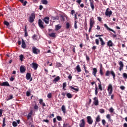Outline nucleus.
I'll use <instances>...</instances> for the list:
<instances>
[{"label":"nucleus","mask_w":127,"mask_h":127,"mask_svg":"<svg viewBox=\"0 0 127 127\" xmlns=\"http://www.w3.org/2000/svg\"><path fill=\"white\" fill-rule=\"evenodd\" d=\"M97 72L98 70H97V68H94L93 69L92 75H93L94 77H96V75L97 74Z\"/></svg>","instance_id":"obj_18"},{"label":"nucleus","mask_w":127,"mask_h":127,"mask_svg":"<svg viewBox=\"0 0 127 127\" xmlns=\"http://www.w3.org/2000/svg\"><path fill=\"white\" fill-rule=\"evenodd\" d=\"M105 14L106 16L111 17V15L113 14V12H112V10H111L110 8H108L105 11Z\"/></svg>","instance_id":"obj_1"},{"label":"nucleus","mask_w":127,"mask_h":127,"mask_svg":"<svg viewBox=\"0 0 127 127\" xmlns=\"http://www.w3.org/2000/svg\"><path fill=\"white\" fill-rule=\"evenodd\" d=\"M61 110L64 114L66 113V107L65 105H63L62 106Z\"/></svg>","instance_id":"obj_19"},{"label":"nucleus","mask_w":127,"mask_h":127,"mask_svg":"<svg viewBox=\"0 0 127 127\" xmlns=\"http://www.w3.org/2000/svg\"><path fill=\"white\" fill-rule=\"evenodd\" d=\"M123 127H127V123H124Z\"/></svg>","instance_id":"obj_64"},{"label":"nucleus","mask_w":127,"mask_h":127,"mask_svg":"<svg viewBox=\"0 0 127 127\" xmlns=\"http://www.w3.org/2000/svg\"><path fill=\"white\" fill-rule=\"evenodd\" d=\"M61 27H62V26L60 24L56 25L55 26V30H56L57 31L59 30V29H60L61 28Z\"/></svg>","instance_id":"obj_24"},{"label":"nucleus","mask_w":127,"mask_h":127,"mask_svg":"<svg viewBox=\"0 0 127 127\" xmlns=\"http://www.w3.org/2000/svg\"><path fill=\"white\" fill-rule=\"evenodd\" d=\"M25 71H26V69H25V68H24V67H23V66H21L20 67V72L22 74H24V73H25Z\"/></svg>","instance_id":"obj_14"},{"label":"nucleus","mask_w":127,"mask_h":127,"mask_svg":"<svg viewBox=\"0 0 127 127\" xmlns=\"http://www.w3.org/2000/svg\"><path fill=\"white\" fill-rule=\"evenodd\" d=\"M49 36H50V37H56V36H55V33H52L49 34Z\"/></svg>","instance_id":"obj_33"},{"label":"nucleus","mask_w":127,"mask_h":127,"mask_svg":"<svg viewBox=\"0 0 127 127\" xmlns=\"http://www.w3.org/2000/svg\"><path fill=\"white\" fill-rule=\"evenodd\" d=\"M34 19H35V14L32 13L29 17V22L32 23L34 21Z\"/></svg>","instance_id":"obj_2"},{"label":"nucleus","mask_w":127,"mask_h":127,"mask_svg":"<svg viewBox=\"0 0 127 127\" xmlns=\"http://www.w3.org/2000/svg\"><path fill=\"white\" fill-rule=\"evenodd\" d=\"M0 86H6V87H10V85H9V83L7 81L1 83Z\"/></svg>","instance_id":"obj_13"},{"label":"nucleus","mask_w":127,"mask_h":127,"mask_svg":"<svg viewBox=\"0 0 127 127\" xmlns=\"http://www.w3.org/2000/svg\"><path fill=\"white\" fill-rule=\"evenodd\" d=\"M100 121H101V117L100 116V115H98L96 118L95 124H97V123H99Z\"/></svg>","instance_id":"obj_23"},{"label":"nucleus","mask_w":127,"mask_h":127,"mask_svg":"<svg viewBox=\"0 0 127 127\" xmlns=\"http://www.w3.org/2000/svg\"><path fill=\"white\" fill-rule=\"evenodd\" d=\"M5 126H6V124H5V118H4L3 119L2 127H5Z\"/></svg>","instance_id":"obj_37"},{"label":"nucleus","mask_w":127,"mask_h":127,"mask_svg":"<svg viewBox=\"0 0 127 127\" xmlns=\"http://www.w3.org/2000/svg\"><path fill=\"white\" fill-rule=\"evenodd\" d=\"M26 78L27 80H30L31 78V74L29 73H27L26 75Z\"/></svg>","instance_id":"obj_25"},{"label":"nucleus","mask_w":127,"mask_h":127,"mask_svg":"<svg viewBox=\"0 0 127 127\" xmlns=\"http://www.w3.org/2000/svg\"><path fill=\"white\" fill-rule=\"evenodd\" d=\"M66 96L67 97V98H68V99H72V98H73V95H72L70 93H67L66 94Z\"/></svg>","instance_id":"obj_28"},{"label":"nucleus","mask_w":127,"mask_h":127,"mask_svg":"<svg viewBox=\"0 0 127 127\" xmlns=\"http://www.w3.org/2000/svg\"><path fill=\"white\" fill-rule=\"evenodd\" d=\"M60 80V77H59V76H57L54 79V82H58Z\"/></svg>","instance_id":"obj_35"},{"label":"nucleus","mask_w":127,"mask_h":127,"mask_svg":"<svg viewBox=\"0 0 127 127\" xmlns=\"http://www.w3.org/2000/svg\"><path fill=\"white\" fill-rule=\"evenodd\" d=\"M77 23H78V22H77V20H75V22H74V28H75V29H78V25H77Z\"/></svg>","instance_id":"obj_36"},{"label":"nucleus","mask_w":127,"mask_h":127,"mask_svg":"<svg viewBox=\"0 0 127 127\" xmlns=\"http://www.w3.org/2000/svg\"><path fill=\"white\" fill-rule=\"evenodd\" d=\"M66 87H67V83L64 82L63 84V90H64Z\"/></svg>","instance_id":"obj_39"},{"label":"nucleus","mask_w":127,"mask_h":127,"mask_svg":"<svg viewBox=\"0 0 127 127\" xmlns=\"http://www.w3.org/2000/svg\"><path fill=\"white\" fill-rule=\"evenodd\" d=\"M99 40H100V42H101V46L103 47V46H104V45H105V44H106V43H105V42H104V40H103V38H101V37H99Z\"/></svg>","instance_id":"obj_20"},{"label":"nucleus","mask_w":127,"mask_h":127,"mask_svg":"<svg viewBox=\"0 0 127 127\" xmlns=\"http://www.w3.org/2000/svg\"><path fill=\"white\" fill-rule=\"evenodd\" d=\"M76 70L77 71V72H78L79 73H80V72H81L82 70H81V68L80 67V65H78L76 66Z\"/></svg>","instance_id":"obj_30"},{"label":"nucleus","mask_w":127,"mask_h":127,"mask_svg":"<svg viewBox=\"0 0 127 127\" xmlns=\"http://www.w3.org/2000/svg\"><path fill=\"white\" fill-rule=\"evenodd\" d=\"M57 119L58 121H61V120H62V118H61V117L59 116H57Z\"/></svg>","instance_id":"obj_51"},{"label":"nucleus","mask_w":127,"mask_h":127,"mask_svg":"<svg viewBox=\"0 0 127 127\" xmlns=\"http://www.w3.org/2000/svg\"><path fill=\"white\" fill-rule=\"evenodd\" d=\"M44 24V23L42 22V20L41 19H39L38 20V25L40 28H41V29H43L44 28V26L43 25Z\"/></svg>","instance_id":"obj_7"},{"label":"nucleus","mask_w":127,"mask_h":127,"mask_svg":"<svg viewBox=\"0 0 127 127\" xmlns=\"http://www.w3.org/2000/svg\"><path fill=\"white\" fill-rule=\"evenodd\" d=\"M26 96L27 97H29L30 96V92L29 91H27V92H26Z\"/></svg>","instance_id":"obj_58"},{"label":"nucleus","mask_w":127,"mask_h":127,"mask_svg":"<svg viewBox=\"0 0 127 127\" xmlns=\"http://www.w3.org/2000/svg\"><path fill=\"white\" fill-rule=\"evenodd\" d=\"M43 103V99H40L39 100V103L41 105Z\"/></svg>","instance_id":"obj_60"},{"label":"nucleus","mask_w":127,"mask_h":127,"mask_svg":"<svg viewBox=\"0 0 127 127\" xmlns=\"http://www.w3.org/2000/svg\"><path fill=\"white\" fill-rule=\"evenodd\" d=\"M69 126V124L68 123H65L63 125V127H67Z\"/></svg>","instance_id":"obj_54"},{"label":"nucleus","mask_w":127,"mask_h":127,"mask_svg":"<svg viewBox=\"0 0 127 127\" xmlns=\"http://www.w3.org/2000/svg\"><path fill=\"white\" fill-rule=\"evenodd\" d=\"M100 74L101 76H103V75H104V73L103 72V70L102 68H100Z\"/></svg>","instance_id":"obj_47"},{"label":"nucleus","mask_w":127,"mask_h":127,"mask_svg":"<svg viewBox=\"0 0 127 127\" xmlns=\"http://www.w3.org/2000/svg\"><path fill=\"white\" fill-rule=\"evenodd\" d=\"M109 112L110 113H114V109L113 108V107H111L109 109Z\"/></svg>","instance_id":"obj_50"},{"label":"nucleus","mask_w":127,"mask_h":127,"mask_svg":"<svg viewBox=\"0 0 127 127\" xmlns=\"http://www.w3.org/2000/svg\"><path fill=\"white\" fill-rule=\"evenodd\" d=\"M66 95H67V93L66 92H62V96H66Z\"/></svg>","instance_id":"obj_63"},{"label":"nucleus","mask_w":127,"mask_h":127,"mask_svg":"<svg viewBox=\"0 0 127 127\" xmlns=\"http://www.w3.org/2000/svg\"><path fill=\"white\" fill-rule=\"evenodd\" d=\"M66 28L67 29H69V28H70V23L67 22L66 23Z\"/></svg>","instance_id":"obj_48"},{"label":"nucleus","mask_w":127,"mask_h":127,"mask_svg":"<svg viewBox=\"0 0 127 127\" xmlns=\"http://www.w3.org/2000/svg\"><path fill=\"white\" fill-rule=\"evenodd\" d=\"M31 67L35 70H37V68H38V64L35 63H32L31 64Z\"/></svg>","instance_id":"obj_8"},{"label":"nucleus","mask_w":127,"mask_h":127,"mask_svg":"<svg viewBox=\"0 0 127 127\" xmlns=\"http://www.w3.org/2000/svg\"><path fill=\"white\" fill-rule=\"evenodd\" d=\"M76 79H77V80H80V81H82V80H83L79 75H76Z\"/></svg>","instance_id":"obj_49"},{"label":"nucleus","mask_w":127,"mask_h":127,"mask_svg":"<svg viewBox=\"0 0 127 127\" xmlns=\"http://www.w3.org/2000/svg\"><path fill=\"white\" fill-rule=\"evenodd\" d=\"M70 89H71V90H73L72 91L76 93L77 92H79V88H75V87H73V86H70Z\"/></svg>","instance_id":"obj_17"},{"label":"nucleus","mask_w":127,"mask_h":127,"mask_svg":"<svg viewBox=\"0 0 127 127\" xmlns=\"http://www.w3.org/2000/svg\"><path fill=\"white\" fill-rule=\"evenodd\" d=\"M85 124L86 123H85V119H82L80 121V124H79V127H85Z\"/></svg>","instance_id":"obj_12"},{"label":"nucleus","mask_w":127,"mask_h":127,"mask_svg":"<svg viewBox=\"0 0 127 127\" xmlns=\"http://www.w3.org/2000/svg\"><path fill=\"white\" fill-rule=\"evenodd\" d=\"M98 89L100 91H103V87H102V84H101V83H98Z\"/></svg>","instance_id":"obj_34"},{"label":"nucleus","mask_w":127,"mask_h":127,"mask_svg":"<svg viewBox=\"0 0 127 127\" xmlns=\"http://www.w3.org/2000/svg\"><path fill=\"white\" fill-rule=\"evenodd\" d=\"M32 114H33V111L32 110H31L27 115L28 120H29V119L31 118V116H32Z\"/></svg>","instance_id":"obj_21"},{"label":"nucleus","mask_w":127,"mask_h":127,"mask_svg":"<svg viewBox=\"0 0 127 127\" xmlns=\"http://www.w3.org/2000/svg\"><path fill=\"white\" fill-rule=\"evenodd\" d=\"M102 123L103 126H105V125H106V120H105V119H103L102 120Z\"/></svg>","instance_id":"obj_52"},{"label":"nucleus","mask_w":127,"mask_h":127,"mask_svg":"<svg viewBox=\"0 0 127 127\" xmlns=\"http://www.w3.org/2000/svg\"><path fill=\"white\" fill-rule=\"evenodd\" d=\"M86 119L87 120V123H88V124H89V125L93 124V122H94V121L93 120L92 117L88 116L86 117Z\"/></svg>","instance_id":"obj_4"},{"label":"nucleus","mask_w":127,"mask_h":127,"mask_svg":"<svg viewBox=\"0 0 127 127\" xmlns=\"http://www.w3.org/2000/svg\"><path fill=\"white\" fill-rule=\"evenodd\" d=\"M32 51L34 54H38V53H39V52H40V51L39 50V49H38V48H37L35 47H32Z\"/></svg>","instance_id":"obj_6"},{"label":"nucleus","mask_w":127,"mask_h":127,"mask_svg":"<svg viewBox=\"0 0 127 127\" xmlns=\"http://www.w3.org/2000/svg\"><path fill=\"white\" fill-rule=\"evenodd\" d=\"M21 47L24 49L26 48V44H25V42L24 41V40H23V39H22Z\"/></svg>","instance_id":"obj_22"},{"label":"nucleus","mask_w":127,"mask_h":127,"mask_svg":"<svg viewBox=\"0 0 127 127\" xmlns=\"http://www.w3.org/2000/svg\"><path fill=\"white\" fill-rule=\"evenodd\" d=\"M90 3V7H91L92 11H94L95 9V5H94V0H89Z\"/></svg>","instance_id":"obj_11"},{"label":"nucleus","mask_w":127,"mask_h":127,"mask_svg":"<svg viewBox=\"0 0 127 127\" xmlns=\"http://www.w3.org/2000/svg\"><path fill=\"white\" fill-rule=\"evenodd\" d=\"M41 2L43 4L46 5L48 3L47 0H41Z\"/></svg>","instance_id":"obj_31"},{"label":"nucleus","mask_w":127,"mask_h":127,"mask_svg":"<svg viewBox=\"0 0 127 127\" xmlns=\"http://www.w3.org/2000/svg\"><path fill=\"white\" fill-rule=\"evenodd\" d=\"M76 2L77 3H79V4H81V2H82V0H78L76 1Z\"/></svg>","instance_id":"obj_61"},{"label":"nucleus","mask_w":127,"mask_h":127,"mask_svg":"<svg viewBox=\"0 0 127 127\" xmlns=\"http://www.w3.org/2000/svg\"><path fill=\"white\" fill-rule=\"evenodd\" d=\"M95 43L97 45H99V39H95Z\"/></svg>","instance_id":"obj_53"},{"label":"nucleus","mask_w":127,"mask_h":127,"mask_svg":"<svg viewBox=\"0 0 127 127\" xmlns=\"http://www.w3.org/2000/svg\"><path fill=\"white\" fill-rule=\"evenodd\" d=\"M99 112L101 114H104V113H105V110L103 109H99Z\"/></svg>","instance_id":"obj_45"},{"label":"nucleus","mask_w":127,"mask_h":127,"mask_svg":"<svg viewBox=\"0 0 127 127\" xmlns=\"http://www.w3.org/2000/svg\"><path fill=\"white\" fill-rule=\"evenodd\" d=\"M95 24V21L93 18H91L90 19V27L89 29V32L92 30V28H93V26Z\"/></svg>","instance_id":"obj_3"},{"label":"nucleus","mask_w":127,"mask_h":127,"mask_svg":"<svg viewBox=\"0 0 127 127\" xmlns=\"http://www.w3.org/2000/svg\"><path fill=\"white\" fill-rule=\"evenodd\" d=\"M126 88L125 87V86H120V89H121V90H125V89Z\"/></svg>","instance_id":"obj_62"},{"label":"nucleus","mask_w":127,"mask_h":127,"mask_svg":"<svg viewBox=\"0 0 127 127\" xmlns=\"http://www.w3.org/2000/svg\"><path fill=\"white\" fill-rule=\"evenodd\" d=\"M110 74H111V71L107 70L105 73V76H106V77H109Z\"/></svg>","instance_id":"obj_38"},{"label":"nucleus","mask_w":127,"mask_h":127,"mask_svg":"<svg viewBox=\"0 0 127 127\" xmlns=\"http://www.w3.org/2000/svg\"><path fill=\"white\" fill-rule=\"evenodd\" d=\"M119 67V71L121 72L123 69H124V63L122 61H119L118 62Z\"/></svg>","instance_id":"obj_9"},{"label":"nucleus","mask_w":127,"mask_h":127,"mask_svg":"<svg viewBox=\"0 0 127 127\" xmlns=\"http://www.w3.org/2000/svg\"><path fill=\"white\" fill-rule=\"evenodd\" d=\"M2 109H0V117H2Z\"/></svg>","instance_id":"obj_55"},{"label":"nucleus","mask_w":127,"mask_h":127,"mask_svg":"<svg viewBox=\"0 0 127 127\" xmlns=\"http://www.w3.org/2000/svg\"><path fill=\"white\" fill-rule=\"evenodd\" d=\"M12 125L14 127H17V122H15V121H13L12 122Z\"/></svg>","instance_id":"obj_43"},{"label":"nucleus","mask_w":127,"mask_h":127,"mask_svg":"<svg viewBox=\"0 0 127 127\" xmlns=\"http://www.w3.org/2000/svg\"><path fill=\"white\" fill-rule=\"evenodd\" d=\"M56 67H57V68H59V67H61V66H62V64H61V63L57 62L56 63Z\"/></svg>","instance_id":"obj_32"},{"label":"nucleus","mask_w":127,"mask_h":127,"mask_svg":"<svg viewBox=\"0 0 127 127\" xmlns=\"http://www.w3.org/2000/svg\"><path fill=\"white\" fill-rule=\"evenodd\" d=\"M34 109L35 110H38V106H37L36 104H35L34 107Z\"/></svg>","instance_id":"obj_56"},{"label":"nucleus","mask_w":127,"mask_h":127,"mask_svg":"<svg viewBox=\"0 0 127 127\" xmlns=\"http://www.w3.org/2000/svg\"><path fill=\"white\" fill-rule=\"evenodd\" d=\"M108 91L109 96H111V95H112V93H113V86H112V84L109 85L108 87Z\"/></svg>","instance_id":"obj_5"},{"label":"nucleus","mask_w":127,"mask_h":127,"mask_svg":"<svg viewBox=\"0 0 127 127\" xmlns=\"http://www.w3.org/2000/svg\"><path fill=\"white\" fill-rule=\"evenodd\" d=\"M106 118H107V119H108L109 120V119L111 118V115L110 114H107L106 115Z\"/></svg>","instance_id":"obj_59"},{"label":"nucleus","mask_w":127,"mask_h":127,"mask_svg":"<svg viewBox=\"0 0 127 127\" xmlns=\"http://www.w3.org/2000/svg\"><path fill=\"white\" fill-rule=\"evenodd\" d=\"M43 20L46 24H48L49 23V17H45Z\"/></svg>","instance_id":"obj_15"},{"label":"nucleus","mask_w":127,"mask_h":127,"mask_svg":"<svg viewBox=\"0 0 127 127\" xmlns=\"http://www.w3.org/2000/svg\"><path fill=\"white\" fill-rule=\"evenodd\" d=\"M107 45L108 46H109V47H112V46H113V42H112L111 40L108 41L107 42Z\"/></svg>","instance_id":"obj_27"},{"label":"nucleus","mask_w":127,"mask_h":127,"mask_svg":"<svg viewBox=\"0 0 127 127\" xmlns=\"http://www.w3.org/2000/svg\"><path fill=\"white\" fill-rule=\"evenodd\" d=\"M19 57H20V59L21 61H23V58L24 57L23 56V55H20Z\"/></svg>","instance_id":"obj_46"},{"label":"nucleus","mask_w":127,"mask_h":127,"mask_svg":"<svg viewBox=\"0 0 127 127\" xmlns=\"http://www.w3.org/2000/svg\"><path fill=\"white\" fill-rule=\"evenodd\" d=\"M110 74H111V75H112V76L113 78V79L115 80V79L116 78V74H115V72H114V71L111 70L110 71Z\"/></svg>","instance_id":"obj_26"},{"label":"nucleus","mask_w":127,"mask_h":127,"mask_svg":"<svg viewBox=\"0 0 127 127\" xmlns=\"http://www.w3.org/2000/svg\"><path fill=\"white\" fill-rule=\"evenodd\" d=\"M104 26L106 27V28H107V30H110V31H112V32H113V33H116V32L114 31V30L109 28L108 25H107V24H105Z\"/></svg>","instance_id":"obj_16"},{"label":"nucleus","mask_w":127,"mask_h":127,"mask_svg":"<svg viewBox=\"0 0 127 127\" xmlns=\"http://www.w3.org/2000/svg\"><path fill=\"white\" fill-rule=\"evenodd\" d=\"M32 38L33 39H34V40H36V39H37V38H36V35H34L32 36Z\"/></svg>","instance_id":"obj_57"},{"label":"nucleus","mask_w":127,"mask_h":127,"mask_svg":"<svg viewBox=\"0 0 127 127\" xmlns=\"http://www.w3.org/2000/svg\"><path fill=\"white\" fill-rule=\"evenodd\" d=\"M47 98H48V99H51V98H52V94H51V93H48L47 95Z\"/></svg>","instance_id":"obj_40"},{"label":"nucleus","mask_w":127,"mask_h":127,"mask_svg":"<svg viewBox=\"0 0 127 127\" xmlns=\"http://www.w3.org/2000/svg\"><path fill=\"white\" fill-rule=\"evenodd\" d=\"M12 99H13V96L11 95L8 97L7 101H9V100H12Z\"/></svg>","instance_id":"obj_42"},{"label":"nucleus","mask_w":127,"mask_h":127,"mask_svg":"<svg viewBox=\"0 0 127 127\" xmlns=\"http://www.w3.org/2000/svg\"><path fill=\"white\" fill-rule=\"evenodd\" d=\"M93 103L94 104L95 106H98L99 105V100L98 99V97H95L93 98Z\"/></svg>","instance_id":"obj_10"},{"label":"nucleus","mask_w":127,"mask_h":127,"mask_svg":"<svg viewBox=\"0 0 127 127\" xmlns=\"http://www.w3.org/2000/svg\"><path fill=\"white\" fill-rule=\"evenodd\" d=\"M122 76H123L124 79H127V73H124L122 74Z\"/></svg>","instance_id":"obj_41"},{"label":"nucleus","mask_w":127,"mask_h":127,"mask_svg":"<svg viewBox=\"0 0 127 127\" xmlns=\"http://www.w3.org/2000/svg\"><path fill=\"white\" fill-rule=\"evenodd\" d=\"M4 24L6 25V26H9V23L6 21H4Z\"/></svg>","instance_id":"obj_44"},{"label":"nucleus","mask_w":127,"mask_h":127,"mask_svg":"<svg viewBox=\"0 0 127 127\" xmlns=\"http://www.w3.org/2000/svg\"><path fill=\"white\" fill-rule=\"evenodd\" d=\"M98 93H99V91H98V86H97V84H95V94L96 96L98 95Z\"/></svg>","instance_id":"obj_29"}]
</instances>
